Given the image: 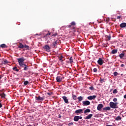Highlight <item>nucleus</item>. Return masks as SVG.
Returning <instances> with one entry per match:
<instances>
[{
  "instance_id": "nucleus-32",
  "label": "nucleus",
  "mask_w": 126,
  "mask_h": 126,
  "mask_svg": "<svg viewBox=\"0 0 126 126\" xmlns=\"http://www.w3.org/2000/svg\"><path fill=\"white\" fill-rule=\"evenodd\" d=\"M24 48H25V49H26V50H29V46L28 45H25L24 46Z\"/></svg>"
},
{
  "instance_id": "nucleus-43",
  "label": "nucleus",
  "mask_w": 126,
  "mask_h": 126,
  "mask_svg": "<svg viewBox=\"0 0 126 126\" xmlns=\"http://www.w3.org/2000/svg\"><path fill=\"white\" fill-rule=\"evenodd\" d=\"M122 17V16H117V19H120Z\"/></svg>"
},
{
  "instance_id": "nucleus-8",
  "label": "nucleus",
  "mask_w": 126,
  "mask_h": 126,
  "mask_svg": "<svg viewBox=\"0 0 126 126\" xmlns=\"http://www.w3.org/2000/svg\"><path fill=\"white\" fill-rule=\"evenodd\" d=\"M35 99H36L37 101H43L45 99V96L41 97L39 95L38 97L35 96Z\"/></svg>"
},
{
  "instance_id": "nucleus-5",
  "label": "nucleus",
  "mask_w": 126,
  "mask_h": 126,
  "mask_svg": "<svg viewBox=\"0 0 126 126\" xmlns=\"http://www.w3.org/2000/svg\"><path fill=\"white\" fill-rule=\"evenodd\" d=\"M74 122H78L79 120H82V117L79 116H75L73 119Z\"/></svg>"
},
{
  "instance_id": "nucleus-21",
  "label": "nucleus",
  "mask_w": 126,
  "mask_h": 126,
  "mask_svg": "<svg viewBox=\"0 0 126 126\" xmlns=\"http://www.w3.org/2000/svg\"><path fill=\"white\" fill-rule=\"evenodd\" d=\"M110 110H111V107L109 106L103 108V111H110Z\"/></svg>"
},
{
  "instance_id": "nucleus-13",
  "label": "nucleus",
  "mask_w": 126,
  "mask_h": 126,
  "mask_svg": "<svg viewBox=\"0 0 126 126\" xmlns=\"http://www.w3.org/2000/svg\"><path fill=\"white\" fill-rule=\"evenodd\" d=\"M97 97L96 95H91L87 97L88 100H94L95 98Z\"/></svg>"
},
{
  "instance_id": "nucleus-17",
  "label": "nucleus",
  "mask_w": 126,
  "mask_h": 126,
  "mask_svg": "<svg viewBox=\"0 0 126 126\" xmlns=\"http://www.w3.org/2000/svg\"><path fill=\"white\" fill-rule=\"evenodd\" d=\"M59 61H61L62 64H63V63L64 61L63 59H64V57L63 56H60L59 58Z\"/></svg>"
},
{
  "instance_id": "nucleus-33",
  "label": "nucleus",
  "mask_w": 126,
  "mask_h": 126,
  "mask_svg": "<svg viewBox=\"0 0 126 126\" xmlns=\"http://www.w3.org/2000/svg\"><path fill=\"white\" fill-rule=\"evenodd\" d=\"M89 89H90V90H94V86H92L91 87H90L89 88Z\"/></svg>"
},
{
  "instance_id": "nucleus-45",
  "label": "nucleus",
  "mask_w": 126,
  "mask_h": 126,
  "mask_svg": "<svg viewBox=\"0 0 126 126\" xmlns=\"http://www.w3.org/2000/svg\"><path fill=\"white\" fill-rule=\"evenodd\" d=\"M121 66H122V67H124V66H125V64H122L121 65Z\"/></svg>"
},
{
  "instance_id": "nucleus-25",
  "label": "nucleus",
  "mask_w": 126,
  "mask_h": 126,
  "mask_svg": "<svg viewBox=\"0 0 126 126\" xmlns=\"http://www.w3.org/2000/svg\"><path fill=\"white\" fill-rule=\"evenodd\" d=\"M0 48H7V46H6V45H5L4 44H1L0 45Z\"/></svg>"
},
{
  "instance_id": "nucleus-20",
  "label": "nucleus",
  "mask_w": 126,
  "mask_h": 126,
  "mask_svg": "<svg viewBox=\"0 0 126 126\" xmlns=\"http://www.w3.org/2000/svg\"><path fill=\"white\" fill-rule=\"evenodd\" d=\"M72 98L73 100H77V96L73 94H72Z\"/></svg>"
},
{
  "instance_id": "nucleus-14",
  "label": "nucleus",
  "mask_w": 126,
  "mask_h": 126,
  "mask_svg": "<svg viewBox=\"0 0 126 126\" xmlns=\"http://www.w3.org/2000/svg\"><path fill=\"white\" fill-rule=\"evenodd\" d=\"M59 43H60V40L59 39L57 40L56 41H55L54 42H53V45L54 48H56V46H57V45H58V44H59Z\"/></svg>"
},
{
  "instance_id": "nucleus-9",
  "label": "nucleus",
  "mask_w": 126,
  "mask_h": 126,
  "mask_svg": "<svg viewBox=\"0 0 126 126\" xmlns=\"http://www.w3.org/2000/svg\"><path fill=\"white\" fill-rule=\"evenodd\" d=\"M103 63H104V61H103L102 58H99L98 59V60L97 61V63H98V64L99 65H102L103 64Z\"/></svg>"
},
{
  "instance_id": "nucleus-23",
  "label": "nucleus",
  "mask_w": 126,
  "mask_h": 126,
  "mask_svg": "<svg viewBox=\"0 0 126 126\" xmlns=\"http://www.w3.org/2000/svg\"><path fill=\"white\" fill-rule=\"evenodd\" d=\"M18 48L20 49H23L24 48V45H23L22 43H20L19 45L18 46Z\"/></svg>"
},
{
  "instance_id": "nucleus-44",
  "label": "nucleus",
  "mask_w": 126,
  "mask_h": 126,
  "mask_svg": "<svg viewBox=\"0 0 126 126\" xmlns=\"http://www.w3.org/2000/svg\"><path fill=\"white\" fill-rule=\"evenodd\" d=\"M34 36H41V34H34Z\"/></svg>"
},
{
  "instance_id": "nucleus-12",
  "label": "nucleus",
  "mask_w": 126,
  "mask_h": 126,
  "mask_svg": "<svg viewBox=\"0 0 126 126\" xmlns=\"http://www.w3.org/2000/svg\"><path fill=\"white\" fill-rule=\"evenodd\" d=\"M82 103L85 106H89V105H90V101L88 100L83 101Z\"/></svg>"
},
{
  "instance_id": "nucleus-38",
  "label": "nucleus",
  "mask_w": 126,
  "mask_h": 126,
  "mask_svg": "<svg viewBox=\"0 0 126 126\" xmlns=\"http://www.w3.org/2000/svg\"><path fill=\"white\" fill-rule=\"evenodd\" d=\"M93 71H94V72H97V71H98V69H97V68H94L93 69Z\"/></svg>"
},
{
  "instance_id": "nucleus-15",
  "label": "nucleus",
  "mask_w": 126,
  "mask_h": 126,
  "mask_svg": "<svg viewBox=\"0 0 126 126\" xmlns=\"http://www.w3.org/2000/svg\"><path fill=\"white\" fill-rule=\"evenodd\" d=\"M92 117H93V114H89L85 118V120H89L91 119Z\"/></svg>"
},
{
  "instance_id": "nucleus-30",
  "label": "nucleus",
  "mask_w": 126,
  "mask_h": 126,
  "mask_svg": "<svg viewBox=\"0 0 126 126\" xmlns=\"http://www.w3.org/2000/svg\"><path fill=\"white\" fill-rule=\"evenodd\" d=\"M0 96H1V98H5V94L4 93L1 94H0Z\"/></svg>"
},
{
  "instance_id": "nucleus-34",
  "label": "nucleus",
  "mask_w": 126,
  "mask_h": 126,
  "mask_svg": "<svg viewBox=\"0 0 126 126\" xmlns=\"http://www.w3.org/2000/svg\"><path fill=\"white\" fill-rule=\"evenodd\" d=\"M50 35H51V33H48L43 36V38H46V37L47 36H50Z\"/></svg>"
},
{
  "instance_id": "nucleus-41",
  "label": "nucleus",
  "mask_w": 126,
  "mask_h": 126,
  "mask_svg": "<svg viewBox=\"0 0 126 126\" xmlns=\"http://www.w3.org/2000/svg\"><path fill=\"white\" fill-rule=\"evenodd\" d=\"M114 75L115 76H117L118 75V73L117 72H114Z\"/></svg>"
},
{
  "instance_id": "nucleus-37",
  "label": "nucleus",
  "mask_w": 126,
  "mask_h": 126,
  "mask_svg": "<svg viewBox=\"0 0 126 126\" xmlns=\"http://www.w3.org/2000/svg\"><path fill=\"white\" fill-rule=\"evenodd\" d=\"M28 83H29V82H28V81H25L24 82V85H27L28 84Z\"/></svg>"
},
{
  "instance_id": "nucleus-11",
  "label": "nucleus",
  "mask_w": 126,
  "mask_h": 126,
  "mask_svg": "<svg viewBox=\"0 0 126 126\" xmlns=\"http://www.w3.org/2000/svg\"><path fill=\"white\" fill-rule=\"evenodd\" d=\"M104 107V105H103V104H99L97 105V111H101V109Z\"/></svg>"
},
{
  "instance_id": "nucleus-24",
  "label": "nucleus",
  "mask_w": 126,
  "mask_h": 126,
  "mask_svg": "<svg viewBox=\"0 0 126 126\" xmlns=\"http://www.w3.org/2000/svg\"><path fill=\"white\" fill-rule=\"evenodd\" d=\"M77 99H78L79 102H81V101H82V100H83V97L80 96H79L77 98Z\"/></svg>"
},
{
  "instance_id": "nucleus-47",
  "label": "nucleus",
  "mask_w": 126,
  "mask_h": 126,
  "mask_svg": "<svg viewBox=\"0 0 126 126\" xmlns=\"http://www.w3.org/2000/svg\"><path fill=\"white\" fill-rule=\"evenodd\" d=\"M1 77H2V76H1V75H0V79H1Z\"/></svg>"
},
{
  "instance_id": "nucleus-29",
  "label": "nucleus",
  "mask_w": 126,
  "mask_h": 126,
  "mask_svg": "<svg viewBox=\"0 0 126 126\" xmlns=\"http://www.w3.org/2000/svg\"><path fill=\"white\" fill-rule=\"evenodd\" d=\"M116 121H120V120H122V118L120 116H118L115 118Z\"/></svg>"
},
{
  "instance_id": "nucleus-19",
  "label": "nucleus",
  "mask_w": 126,
  "mask_h": 126,
  "mask_svg": "<svg viewBox=\"0 0 126 126\" xmlns=\"http://www.w3.org/2000/svg\"><path fill=\"white\" fill-rule=\"evenodd\" d=\"M6 63H8V61L6 60H5L2 61V63L0 64V65H2V64H6Z\"/></svg>"
},
{
  "instance_id": "nucleus-28",
  "label": "nucleus",
  "mask_w": 126,
  "mask_h": 126,
  "mask_svg": "<svg viewBox=\"0 0 126 126\" xmlns=\"http://www.w3.org/2000/svg\"><path fill=\"white\" fill-rule=\"evenodd\" d=\"M69 63H73V59H72V57H71L70 58H69Z\"/></svg>"
},
{
  "instance_id": "nucleus-6",
  "label": "nucleus",
  "mask_w": 126,
  "mask_h": 126,
  "mask_svg": "<svg viewBox=\"0 0 126 126\" xmlns=\"http://www.w3.org/2000/svg\"><path fill=\"white\" fill-rule=\"evenodd\" d=\"M43 48L44 50H46L47 52H51V47L49 45H45Z\"/></svg>"
},
{
  "instance_id": "nucleus-10",
  "label": "nucleus",
  "mask_w": 126,
  "mask_h": 126,
  "mask_svg": "<svg viewBox=\"0 0 126 126\" xmlns=\"http://www.w3.org/2000/svg\"><path fill=\"white\" fill-rule=\"evenodd\" d=\"M62 98L63 99L64 103L66 104H69V102H68V99H67V97L66 96H63L62 97Z\"/></svg>"
},
{
  "instance_id": "nucleus-1",
  "label": "nucleus",
  "mask_w": 126,
  "mask_h": 126,
  "mask_svg": "<svg viewBox=\"0 0 126 126\" xmlns=\"http://www.w3.org/2000/svg\"><path fill=\"white\" fill-rule=\"evenodd\" d=\"M18 62L19 63V64L21 67H24V70H28V67L29 66L26 65V64L24 63L26 59L24 57H22L21 58H19L17 59Z\"/></svg>"
},
{
  "instance_id": "nucleus-22",
  "label": "nucleus",
  "mask_w": 126,
  "mask_h": 126,
  "mask_svg": "<svg viewBox=\"0 0 126 126\" xmlns=\"http://www.w3.org/2000/svg\"><path fill=\"white\" fill-rule=\"evenodd\" d=\"M117 53H118V50L117 49H113L111 51V54H112L113 55H115V54H117Z\"/></svg>"
},
{
  "instance_id": "nucleus-26",
  "label": "nucleus",
  "mask_w": 126,
  "mask_h": 126,
  "mask_svg": "<svg viewBox=\"0 0 126 126\" xmlns=\"http://www.w3.org/2000/svg\"><path fill=\"white\" fill-rule=\"evenodd\" d=\"M119 57L120 58V59H123V58H124V57H125V54L124 53H121L119 55Z\"/></svg>"
},
{
  "instance_id": "nucleus-16",
  "label": "nucleus",
  "mask_w": 126,
  "mask_h": 126,
  "mask_svg": "<svg viewBox=\"0 0 126 126\" xmlns=\"http://www.w3.org/2000/svg\"><path fill=\"white\" fill-rule=\"evenodd\" d=\"M120 27L121 28H125V27H126V23H121V24L120 25Z\"/></svg>"
},
{
  "instance_id": "nucleus-48",
  "label": "nucleus",
  "mask_w": 126,
  "mask_h": 126,
  "mask_svg": "<svg viewBox=\"0 0 126 126\" xmlns=\"http://www.w3.org/2000/svg\"><path fill=\"white\" fill-rule=\"evenodd\" d=\"M48 95H51V94L50 93H47Z\"/></svg>"
},
{
  "instance_id": "nucleus-7",
  "label": "nucleus",
  "mask_w": 126,
  "mask_h": 126,
  "mask_svg": "<svg viewBox=\"0 0 126 126\" xmlns=\"http://www.w3.org/2000/svg\"><path fill=\"white\" fill-rule=\"evenodd\" d=\"M83 113V109H78L76 110L75 111V114H76V115H79L80 114H82Z\"/></svg>"
},
{
  "instance_id": "nucleus-3",
  "label": "nucleus",
  "mask_w": 126,
  "mask_h": 126,
  "mask_svg": "<svg viewBox=\"0 0 126 126\" xmlns=\"http://www.w3.org/2000/svg\"><path fill=\"white\" fill-rule=\"evenodd\" d=\"M109 106L112 109H117L118 108V102H110Z\"/></svg>"
},
{
  "instance_id": "nucleus-18",
  "label": "nucleus",
  "mask_w": 126,
  "mask_h": 126,
  "mask_svg": "<svg viewBox=\"0 0 126 126\" xmlns=\"http://www.w3.org/2000/svg\"><path fill=\"white\" fill-rule=\"evenodd\" d=\"M90 112H91V110L90 109H87L84 111V114H85V115H88L87 113H90Z\"/></svg>"
},
{
  "instance_id": "nucleus-31",
  "label": "nucleus",
  "mask_w": 126,
  "mask_h": 126,
  "mask_svg": "<svg viewBox=\"0 0 126 126\" xmlns=\"http://www.w3.org/2000/svg\"><path fill=\"white\" fill-rule=\"evenodd\" d=\"M106 38H107L108 41H110V40H111V35H106L105 36Z\"/></svg>"
},
{
  "instance_id": "nucleus-40",
  "label": "nucleus",
  "mask_w": 126,
  "mask_h": 126,
  "mask_svg": "<svg viewBox=\"0 0 126 126\" xmlns=\"http://www.w3.org/2000/svg\"><path fill=\"white\" fill-rule=\"evenodd\" d=\"M113 102H117V101H118V99H117V98H114L113 99Z\"/></svg>"
},
{
  "instance_id": "nucleus-42",
  "label": "nucleus",
  "mask_w": 126,
  "mask_h": 126,
  "mask_svg": "<svg viewBox=\"0 0 126 126\" xmlns=\"http://www.w3.org/2000/svg\"><path fill=\"white\" fill-rule=\"evenodd\" d=\"M58 35V33H55V34H53V35H52V36H53V37H56V36H57Z\"/></svg>"
},
{
  "instance_id": "nucleus-46",
  "label": "nucleus",
  "mask_w": 126,
  "mask_h": 126,
  "mask_svg": "<svg viewBox=\"0 0 126 126\" xmlns=\"http://www.w3.org/2000/svg\"><path fill=\"white\" fill-rule=\"evenodd\" d=\"M1 107H2V104H1L0 103V108H1Z\"/></svg>"
},
{
  "instance_id": "nucleus-27",
  "label": "nucleus",
  "mask_w": 126,
  "mask_h": 126,
  "mask_svg": "<svg viewBox=\"0 0 126 126\" xmlns=\"http://www.w3.org/2000/svg\"><path fill=\"white\" fill-rule=\"evenodd\" d=\"M12 69L13 70H15V71H19V69H17V67L16 66L13 67Z\"/></svg>"
},
{
  "instance_id": "nucleus-36",
  "label": "nucleus",
  "mask_w": 126,
  "mask_h": 126,
  "mask_svg": "<svg viewBox=\"0 0 126 126\" xmlns=\"http://www.w3.org/2000/svg\"><path fill=\"white\" fill-rule=\"evenodd\" d=\"M113 94H116V93H118V91H117V89H115L113 91Z\"/></svg>"
},
{
  "instance_id": "nucleus-2",
  "label": "nucleus",
  "mask_w": 126,
  "mask_h": 126,
  "mask_svg": "<svg viewBox=\"0 0 126 126\" xmlns=\"http://www.w3.org/2000/svg\"><path fill=\"white\" fill-rule=\"evenodd\" d=\"M76 24H75V22H72L70 24V25H67V27L68 28H71L73 30V32H76V30H75V26Z\"/></svg>"
},
{
  "instance_id": "nucleus-4",
  "label": "nucleus",
  "mask_w": 126,
  "mask_h": 126,
  "mask_svg": "<svg viewBox=\"0 0 126 126\" xmlns=\"http://www.w3.org/2000/svg\"><path fill=\"white\" fill-rule=\"evenodd\" d=\"M63 78H64V77L63 76V75L57 76L56 77L57 82H62Z\"/></svg>"
},
{
  "instance_id": "nucleus-39",
  "label": "nucleus",
  "mask_w": 126,
  "mask_h": 126,
  "mask_svg": "<svg viewBox=\"0 0 126 126\" xmlns=\"http://www.w3.org/2000/svg\"><path fill=\"white\" fill-rule=\"evenodd\" d=\"M67 125H68V126H72V125H73V122L69 123Z\"/></svg>"
},
{
  "instance_id": "nucleus-49",
  "label": "nucleus",
  "mask_w": 126,
  "mask_h": 126,
  "mask_svg": "<svg viewBox=\"0 0 126 126\" xmlns=\"http://www.w3.org/2000/svg\"><path fill=\"white\" fill-rule=\"evenodd\" d=\"M62 116H59V118H61Z\"/></svg>"
},
{
  "instance_id": "nucleus-35",
  "label": "nucleus",
  "mask_w": 126,
  "mask_h": 126,
  "mask_svg": "<svg viewBox=\"0 0 126 126\" xmlns=\"http://www.w3.org/2000/svg\"><path fill=\"white\" fill-rule=\"evenodd\" d=\"M99 82L100 83H103V82H104V79L100 78L99 80Z\"/></svg>"
}]
</instances>
